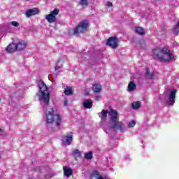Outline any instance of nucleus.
Wrapping results in <instances>:
<instances>
[{"label": "nucleus", "instance_id": "obj_1", "mask_svg": "<svg viewBox=\"0 0 179 179\" xmlns=\"http://www.w3.org/2000/svg\"><path fill=\"white\" fill-rule=\"evenodd\" d=\"M39 92L41 93V98L43 101L45 106L43 108H46V122L47 124H54L55 110L51 106H48L50 104V92H48V87L44 83V81L40 80L38 83Z\"/></svg>", "mask_w": 179, "mask_h": 179}, {"label": "nucleus", "instance_id": "obj_2", "mask_svg": "<svg viewBox=\"0 0 179 179\" xmlns=\"http://www.w3.org/2000/svg\"><path fill=\"white\" fill-rule=\"evenodd\" d=\"M152 57L154 59H159L160 62H167V64H169L173 60L176 61L174 55L167 48L153 49Z\"/></svg>", "mask_w": 179, "mask_h": 179}, {"label": "nucleus", "instance_id": "obj_3", "mask_svg": "<svg viewBox=\"0 0 179 179\" xmlns=\"http://www.w3.org/2000/svg\"><path fill=\"white\" fill-rule=\"evenodd\" d=\"M108 114L111 122L110 126V129L114 130L115 132L117 131H120V132L125 131V124H124V122L118 121V112L117 110L110 108Z\"/></svg>", "mask_w": 179, "mask_h": 179}, {"label": "nucleus", "instance_id": "obj_4", "mask_svg": "<svg viewBox=\"0 0 179 179\" xmlns=\"http://www.w3.org/2000/svg\"><path fill=\"white\" fill-rule=\"evenodd\" d=\"M87 27H89V21L86 20L81 21L73 30L74 36L79 34V33H85L87 30Z\"/></svg>", "mask_w": 179, "mask_h": 179}, {"label": "nucleus", "instance_id": "obj_5", "mask_svg": "<svg viewBox=\"0 0 179 179\" xmlns=\"http://www.w3.org/2000/svg\"><path fill=\"white\" fill-rule=\"evenodd\" d=\"M59 13V9L55 8L54 10L51 11L50 14L45 16L46 20L48 23H55L57 22V16Z\"/></svg>", "mask_w": 179, "mask_h": 179}, {"label": "nucleus", "instance_id": "obj_6", "mask_svg": "<svg viewBox=\"0 0 179 179\" xmlns=\"http://www.w3.org/2000/svg\"><path fill=\"white\" fill-rule=\"evenodd\" d=\"M106 45L110 48H118V38L117 36H111L106 41Z\"/></svg>", "mask_w": 179, "mask_h": 179}, {"label": "nucleus", "instance_id": "obj_7", "mask_svg": "<svg viewBox=\"0 0 179 179\" xmlns=\"http://www.w3.org/2000/svg\"><path fill=\"white\" fill-rule=\"evenodd\" d=\"M67 136H63L62 138V141L64 145H71L72 143V141L73 140V134L69 131L67 133Z\"/></svg>", "mask_w": 179, "mask_h": 179}, {"label": "nucleus", "instance_id": "obj_8", "mask_svg": "<svg viewBox=\"0 0 179 179\" xmlns=\"http://www.w3.org/2000/svg\"><path fill=\"white\" fill-rule=\"evenodd\" d=\"M39 13H40V10H38V8H34L32 9H28L26 11L25 15L27 17H30L31 16H36V15H38Z\"/></svg>", "mask_w": 179, "mask_h": 179}, {"label": "nucleus", "instance_id": "obj_9", "mask_svg": "<svg viewBox=\"0 0 179 179\" xmlns=\"http://www.w3.org/2000/svg\"><path fill=\"white\" fill-rule=\"evenodd\" d=\"M176 90L171 91L169 94V106H174L176 103Z\"/></svg>", "mask_w": 179, "mask_h": 179}, {"label": "nucleus", "instance_id": "obj_10", "mask_svg": "<svg viewBox=\"0 0 179 179\" xmlns=\"http://www.w3.org/2000/svg\"><path fill=\"white\" fill-rule=\"evenodd\" d=\"M6 51H7V52H15V51H17V43H10L6 48Z\"/></svg>", "mask_w": 179, "mask_h": 179}, {"label": "nucleus", "instance_id": "obj_11", "mask_svg": "<svg viewBox=\"0 0 179 179\" xmlns=\"http://www.w3.org/2000/svg\"><path fill=\"white\" fill-rule=\"evenodd\" d=\"M27 47V43L24 41H21L17 43V51H22Z\"/></svg>", "mask_w": 179, "mask_h": 179}, {"label": "nucleus", "instance_id": "obj_12", "mask_svg": "<svg viewBox=\"0 0 179 179\" xmlns=\"http://www.w3.org/2000/svg\"><path fill=\"white\" fill-rule=\"evenodd\" d=\"M83 104L85 108H87L89 110L93 107V101H92V99H90L84 100Z\"/></svg>", "mask_w": 179, "mask_h": 179}, {"label": "nucleus", "instance_id": "obj_13", "mask_svg": "<svg viewBox=\"0 0 179 179\" xmlns=\"http://www.w3.org/2000/svg\"><path fill=\"white\" fill-rule=\"evenodd\" d=\"M64 174L66 176V177H71L72 176V173H73V171L71 169V168L64 166Z\"/></svg>", "mask_w": 179, "mask_h": 179}, {"label": "nucleus", "instance_id": "obj_14", "mask_svg": "<svg viewBox=\"0 0 179 179\" xmlns=\"http://www.w3.org/2000/svg\"><path fill=\"white\" fill-rule=\"evenodd\" d=\"M55 115L57 117V119L55 121L56 126L57 127L58 129H61V123L62 122V119L61 118V115L56 114Z\"/></svg>", "mask_w": 179, "mask_h": 179}, {"label": "nucleus", "instance_id": "obj_15", "mask_svg": "<svg viewBox=\"0 0 179 179\" xmlns=\"http://www.w3.org/2000/svg\"><path fill=\"white\" fill-rule=\"evenodd\" d=\"M92 90L94 93H100V92H101V85L97 83L94 84Z\"/></svg>", "mask_w": 179, "mask_h": 179}, {"label": "nucleus", "instance_id": "obj_16", "mask_svg": "<svg viewBox=\"0 0 179 179\" xmlns=\"http://www.w3.org/2000/svg\"><path fill=\"white\" fill-rule=\"evenodd\" d=\"M145 76H147V78L150 80L155 79V72L150 73L149 69H146Z\"/></svg>", "mask_w": 179, "mask_h": 179}, {"label": "nucleus", "instance_id": "obj_17", "mask_svg": "<svg viewBox=\"0 0 179 179\" xmlns=\"http://www.w3.org/2000/svg\"><path fill=\"white\" fill-rule=\"evenodd\" d=\"M136 89V85L133 81H130L128 85V92H134Z\"/></svg>", "mask_w": 179, "mask_h": 179}, {"label": "nucleus", "instance_id": "obj_18", "mask_svg": "<svg viewBox=\"0 0 179 179\" xmlns=\"http://www.w3.org/2000/svg\"><path fill=\"white\" fill-rule=\"evenodd\" d=\"M82 156V152L79 151V150L76 149L74 150L73 153V157L76 159V160H78L79 157Z\"/></svg>", "mask_w": 179, "mask_h": 179}, {"label": "nucleus", "instance_id": "obj_19", "mask_svg": "<svg viewBox=\"0 0 179 179\" xmlns=\"http://www.w3.org/2000/svg\"><path fill=\"white\" fill-rule=\"evenodd\" d=\"M135 31L137 34H139L140 36H143L145 34V29H143V28L142 27H136Z\"/></svg>", "mask_w": 179, "mask_h": 179}, {"label": "nucleus", "instance_id": "obj_20", "mask_svg": "<svg viewBox=\"0 0 179 179\" xmlns=\"http://www.w3.org/2000/svg\"><path fill=\"white\" fill-rule=\"evenodd\" d=\"M92 177H94L96 179H103V176H101V175H100V173L98 172V171H94L92 172Z\"/></svg>", "mask_w": 179, "mask_h": 179}, {"label": "nucleus", "instance_id": "obj_21", "mask_svg": "<svg viewBox=\"0 0 179 179\" xmlns=\"http://www.w3.org/2000/svg\"><path fill=\"white\" fill-rule=\"evenodd\" d=\"M131 107L134 110H138L141 107V102L140 101H135L131 103Z\"/></svg>", "mask_w": 179, "mask_h": 179}, {"label": "nucleus", "instance_id": "obj_22", "mask_svg": "<svg viewBox=\"0 0 179 179\" xmlns=\"http://www.w3.org/2000/svg\"><path fill=\"white\" fill-rule=\"evenodd\" d=\"M64 94L66 96H71L73 94V91L72 90V88L67 87V88L64 90Z\"/></svg>", "mask_w": 179, "mask_h": 179}, {"label": "nucleus", "instance_id": "obj_23", "mask_svg": "<svg viewBox=\"0 0 179 179\" xmlns=\"http://www.w3.org/2000/svg\"><path fill=\"white\" fill-rule=\"evenodd\" d=\"M85 158L87 160H90L91 159H93V152H92V151H90L88 153H85Z\"/></svg>", "mask_w": 179, "mask_h": 179}, {"label": "nucleus", "instance_id": "obj_24", "mask_svg": "<svg viewBox=\"0 0 179 179\" xmlns=\"http://www.w3.org/2000/svg\"><path fill=\"white\" fill-rule=\"evenodd\" d=\"M80 5L81 6H87L89 5V0H80Z\"/></svg>", "mask_w": 179, "mask_h": 179}, {"label": "nucleus", "instance_id": "obj_25", "mask_svg": "<svg viewBox=\"0 0 179 179\" xmlns=\"http://www.w3.org/2000/svg\"><path fill=\"white\" fill-rule=\"evenodd\" d=\"M101 120H103V118H107V114H108V113L107 112V110H102V111L101 112Z\"/></svg>", "mask_w": 179, "mask_h": 179}, {"label": "nucleus", "instance_id": "obj_26", "mask_svg": "<svg viewBox=\"0 0 179 179\" xmlns=\"http://www.w3.org/2000/svg\"><path fill=\"white\" fill-rule=\"evenodd\" d=\"M135 125H136V122H135L134 120H131L128 124V128H134Z\"/></svg>", "mask_w": 179, "mask_h": 179}, {"label": "nucleus", "instance_id": "obj_27", "mask_svg": "<svg viewBox=\"0 0 179 179\" xmlns=\"http://www.w3.org/2000/svg\"><path fill=\"white\" fill-rule=\"evenodd\" d=\"M173 31L175 36H177L178 34H179V27L176 26V27L173 29Z\"/></svg>", "mask_w": 179, "mask_h": 179}, {"label": "nucleus", "instance_id": "obj_28", "mask_svg": "<svg viewBox=\"0 0 179 179\" xmlns=\"http://www.w3.org/2000/svg\"><path fill=\"white\" fill-rule=\"evenodd\" d=\"M11 24L12 26H13L14 27H19V26H20V24H19V22H16V21H13L11 22Z\"/></svg>", "mask_w": 179, "mask_h": 179}, {"label": "nucleus", "instance_id": "obj_29", "mask_svg": "<svg viewBox=\"0 0 179 179\" xmlns=\"http://www.w3.org/2000/svg\"><path fill=\"white\" fill-rule=\"evenodd\" d=\"M85 92V96H89L90 94V90H89V89L85 88L84 90Z\"/></svg>", "mask_w": 179, "mask_h": 179}, {"label": "nucleus", "instance_id": "obj_30", "mask_svg": "<svg viewBox=\"0 0 179 179\" xmlns=\"http://www.w3.org/2000/svg\"><path fill=\"white\" fill-rule=\"evenodd\" d=\"M107 6H108V8H112V6H113V3L108 1V2L107 3Z\"/></svg>", "mask_w": 179, "mask_h": 179}, {"label": "nucleus", "instance_id": "obj_31", "mask_svg": "<svg viewBox=\"0 0 179 179\" xmlns=\"http://www.w3.org/2000/svg\"><path fill=\"white\" fill-rule=\"evenodd\" d=\"M60 68H62V65H61V66L56 65L55 69V71H58V69H59Z\"/></svg>", "mask_w": 179, "mask_h": 179}, {"label": "nucleus", "instance_id": "obj_32", "mask_svg": "<svg viewBox=\"0 0 179 179\" xmlns=\"http://www.w3.org/2000/svg\"><path fill=\"white\" fill-rule=\"evenodd\" d=\"M64 105L65 106H68V101H67L66 99L64 100Z\"/></svg>", "mask_w": 179, "mask_h": 179}, {"label": "nucleus", "instance_id": "obj_33", "mask_svg": "<svg viewBox=\"0 0 179 179\" xmlns=\"http://www.w3.org/2000/svg\"><path fill=\"white\" fill-rule=\"evenodd\" d=\"M96 101H100V96H96Z\"/></svg>", "mask_w": 179, "mask_h": 179}, {"label": "nucleus", "instance_id": "obj_34", "mask_svg": "<svg viewBox=\"0 0 179 179\" xmlns=\"http://www.w3.org/2000/svg\"><path fill=\"white\" fill-rule=\"evenodd\" d=\"M36 96H41V95H40V94H38V93H37V94H36Z\"/></svg>", "mask_w": 179, "mask_h": 179}, {"label": "nucleus", "instance_id": "obj_35", "mask_svg": "<svg viewBox=\"0 0 179 179\" xmlns=\"http://www.w3.org/2000/svg\"><path fill=\"white\" fill-rule=\"evenodd\" d=\"M0 132H2V129H0Z\"/></svg>", "mask_w": 179, "mask_h": 179}, {"label": "nucleus", "instance_id": "obj_36", "mask_svg": "<svg viewBox=\"0 0 179 179\" xmlns=\"http://www.w3.org/2000/svg\"><path fill=\"white\" fill-rule=\"evenodd\" d=\"M59 61L57 62V64H59Z\"/></svg>", "mask_w": 179, "mask_h": 179}, {"label": "nucleus", "instance_id": "obj_37", "mask_svg": "<svg viewBox=\"0 0 179 179\" xmlns=\"http://www.w3.org/2000/svg\"><path fill=\"white\" fill-rule=\"evenodd\" d=\"M0 101H1V99H0Z\"/></svg>", "mask_w": 179, "mask_h": 179}, {"label": "nucleus", "instance_id": "obj_38", "mask_svg": "<svg viewBox=\"0 0 179 179\" xmlns=\"http://www.w3.org/2000/svg\"><path fill=\"white\" fill-rule=\"evenodd\" d=\"M27 1H29V0H27Z\"/></svg>", "mask_w": 179, "mask_h": 179}]
</instances>
